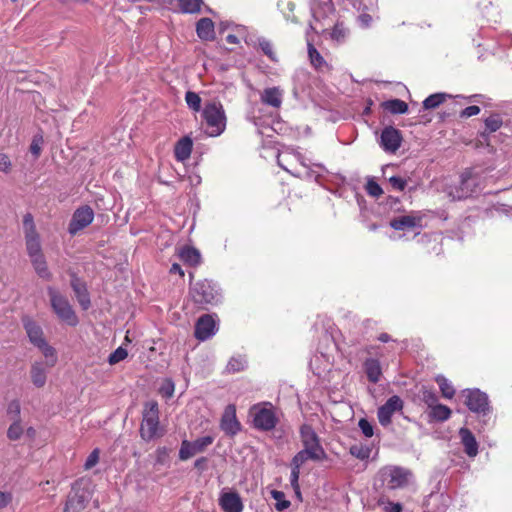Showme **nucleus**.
I'll use <instances>...</instances> for the list:
<instances>
[{"instance_id":"37","label":"nucleus","mask_w":512,"mask_h":512,"mask_svg":"<svg viewBox=\"0 0 512 512\" xmlns=\"http://www.w3.org/2000/svg\"><path fill=\"white\" fill-rule=\"evenodd\" d=\"M271 497L276 501L275 508L278 512L288 509L291 505L289 500L285 499V494L279 490H272Z\"/></svg>"},{"instance_id":"26","label":"nucleus","mask_w":512,"mask_h":512,"mask_svg":"<svg viewBox=\"0 0 512 512\" xmlns=\"http://www.w3.org/2000/svg\"><path fill=\"white\" fill-rule=\"evenodd\" d=\"M32 266L37 275L43 279L49 280L52 277L51 272L48 269L47 262L44 254L30 258Z\"/></svg>"},{"instance_id":"18","label":"nucleus","mask_w":512,"mask_h":512,"mask_svg":"<svg viewBox=\"0 0 512 512\" xmlns=\"http://www.w3.org/2000/svg\"><path fill=\"white\" fill-rule=\"evenodd\" d=\"M422 216L419 213H411L408 215H403L400 217H396L391 220L390 226L394 230H408L414 229L417 227H421Z\"/></svg>"},{"instance_id":"24","label":"nucleus","mask_w":512,"mask_h":512,"mask_svg":"<svg viewBox=\"0 0 512 512\" xmlns=\"http://www.w3.org/2000/svg\"><path fill=\"white\" fill-rule=\"evenodd\" d=\"M196 32L202 40L214 39V23L210 18H201L196 25Z\"/></svg>"},{"instance_id":"12","label":"nucleus","mask_w":512,"mask_h":512,"mask_svg":"<svg viewBox=\"0 0 512 512\" xmlns=\"http://www.w3.org/2000/svg\"><path fill=\"white\" fill-rule=\"evenodd\" d=\"M403 409V400L394 395L390 397L385 404L379 407L377 416L379 423L382 426H388L391 423L392 416L395 412L401 411Z\"/></svg>"},{"instance_id":"49","label":"nucleus","mask_w":512,"mask_h":512,"mask_svg":"<svg viewBox=\"0 0 512 512\" xmlns=\"http://www.w3.org/2000/svg\"><path fill=\"white\" fill-rule=\"evenodd\" d=\"M258 44L265 55H267L273 61L276 60V55L273 51V45L269 40L265 38H260L258 40Z\"/></svg>"},{"instance_id":"29","label":"nucleus","mask_w":512,"mask_h":512,"mask_svg":"<svg viewBox=\"0 0 512 512\" xmlns=\"http://www.w3.org/2000/svg\"><path fill=\"white\" fill-rule=\"evenodd\" d=\"M334 11L335 9L330 2L318 3L312 7L313 18L316 22L328 18Z\"/></svg>"},{"instance_id":"28","label":"nucleus","mask_w":512,"mask_h":512,"mask_svg":"<svg viewBox=\"0 0 512 512\" xmlns=\"http://www.w3.org/2000/svg\"><path fill=\"white\" fill-rule=\"evenodd\" d=\"M179 257L190 266H196L201 261L200 252L196 248L189 246L181 248L179 251Z\"/></svg>"},{"instance_id":"43","label":"nucleus","mask_w":512,"mask_h":512,"mask_svg":"<svg viewBox=\"0 0 512 512\" xmlns=\"http://www.w3.org/2000/svg\"><path fill=\"white\" fill-rule=\"evenodd\" d=\"M185 101L188 105V107L195 111V112H198L200 111L201 109V98L200 96L193 92V91H188L186 92L185 94Z\"/></svg>"},{"instance_id":"3","label":"nucleus","mask_w":512,"mask_h":512,"mask_svg":"<svg viewBox=\"0 0 512 512\" xmlns=\"http://www.w3.org/2000/svg\"><path fill=\"white\" fill-rule=\"evenodd\" d=\"M22 323L30 342L41 350L49 366H54L57 362L56 351L46 342L42 328L28 316L22 318Z\"/></svg>"},{"instance_id":"27","label":"nucleus","mask_w":512,"mask_h":512,"mask_svg":"<svg viewBox=\"0 0 512 512\" xmlns=\"http://www.w3.org/2000/svg\"><path fill=\"white\" fill-rule=\"evenodd\" d=\"M471 193L472 190L468 188V178L462 176L460 185L451 188L450 191H448V196L452 200H462L469 197Z\"/></svg>"},{"instance_id":"30","label":"nucleus","mask_w":512,"mask_h":512,"mask_svg":"<svg viewBox=\"0 0 512 512\" xmlns=\"http://www.w3.org/2000/svg\"><path fill=\"white\" fill-rule=\"evenodd\" d=\"M382 107L392 114H404L408 111L406 102L400 99H391L382 103Z\"/></svg>"},{"instance_id":"7","label":"nucleus","mask_w":512,"mask_h":512,"mask_svg":"<svg viewBox=\"0 0 512 512\" xmlns=\"http://www.w3.org/2000/svg\"><path fill=\"white\" fill-rule=\"evenodd\" d=\"M381 477L388 489L395 490L407 486L412 473L410 470L402 467L390 466L382 469Z\"/></svg>"},{"instance_id":"15","label":"nucleus","mask_w":512,"mask_h":512,"mask_svg":"<svg viewBox=\"0 0 512 512\" xmlns=\"http://www.w3.org/2000/svg\"><path fill=\"white\" fill-rule=\"evenodd\" d=\"M220 427L222 431L230 436H234L240 431L241 424L236 418L235 405L230 404L225 408L221 418Z\"/></svg>"},{"instance_id":"46","label":"nucleus","mask_w":512,"mask_h":512,"mask_svg":"<svg viewBox=\"0 0 512 512\" xmlns=\"http://www.w3.org/2000/svg\"><path fill=\"white\" fill-rule=\"evenodd\" d=\"M213 441H214V437L207 435V436H203V437H200V438L192 441L191 444L194 446L196 451H198V453H201V452L205 451V449L209 445H211L213 443Z\"/></svg>"},{"instance_id":"62","label":"nucleus","mask_w":512,"mask_h":512,"mask_svg":"<svg viewBox=\"0 0 512 512\" xmlns=\"http://www.w3.org/2000/svg\"><path fill=\"white\" fill-rule=\"evenodd\" d=\"M386 512H402V505L400 503H389Z\"/></svg>"},{"instance_id":"54","label":"nucleus","mask_w":512,"mask_h":512,"mask_svg":"<svg viewBox=\"0 0 512 512\" xmlns=\"http://www.w3.org/2000/svg\"><path fill=\"white\" fill-rule=\"evenodd\" d=\"M389 183L391 186L399 191H403L407 185V181L398 176H392L389 178Z\"/></svg>"},{"instance_id":"13","label":"nucleus","mask_w":512,"mask_h":512,"mask_svg":"<svg viewBox=\"0 0 512 512\" xmlns=\"http://www.w3.org/2000/svg\"><path fill=\"white\" fill-rule=\"evenodd\" d=\"M402 135L401 132L393 126L385 127L380 136V146L384 151L395 153L401 146Z\"/></svg>"},{"instance_id":"47","label":"nucleus","mask_w":512,"mask_h":512,"mask_svg":"<svg viewBox=\"0 0 512 512\" xmlns=\"http://www.w3.org/2000/svg\"><path fill=\"white\" fill-rule=\"evenodd\" d=\"M485 126L489 132H495L502 126V119L499 115H491L485 119Z\"/></svg>"},{"instance_id":"6","label":"nucleus","mask_w":512,"mask_h":512,"mask_svg":"<svg viewBox=\"0 0 512 512\" xmlns=\"http://www.w3.org/2000/svg\"><path fill=\"white\" fill-rule=\"evenodd\" d=\"M23 230L27 254L30 258L43 254L40 236L36 230L32 214L27 213L23 217Z\"/></svg>"},{"instance_id":"21","label":"nucleus","mask_w":512,"mask_h":512,"mask_svg":"<svg viewBox=\"0 0 512 512\" xmlns=\"http://www.w3.org/2000/svg\"><path fill=\"white\" fill-rule=\"evenodd\" d=\"M461 442L464 446V451L469 457H475L478 454V443L468 428H461L459 430Z\"/></svg>"},{"instance_id":"42","label":"nucleus","mask_w":512,"mask_h":512,"mask_svg":"<svg viewBox=\"0 0 512 512\" xmlns=\"http://www.w3.org/2000/svg\"><path fill=\"white\" fill-rule=\"evenodd\" d=\"M349 30L344 26L343 22H337L331 32V38L337 42L344 41L348 36Z\"/></svg>"},{"instance_id":"61","label":"nucleus","mask_w":512,"mask_h":512,"mask_svg":"<svg viewBox=\"0 0 512 512\" xmlns=\"http://www.w3.org/2000/svg\"><path fill=\"white\" fill-rule=\"evenodd\" d=\"M194 467L200 471H203L207 467V458L201 457L194 462Z\"/></svg>"},{"instance_id":"34","label":"nucleus","mask_w":512,"mask_h":512,"mask_svg":"<svg viewBox=\"0 0 512 512\" xmlns=\"http://www.w3.org/2000/svg\"><path fill=\"white\" fill-rule=\"evenodd\" d=\"M202 0H179V6L183 13H198L202 5Z\"/></svg>"},{"instance_id":"52","label":"nucleus","mask_w":512,"mask_h":512,"mask_svg":"<svg viewBox=\"0 0 512 512\" xmlns=\"http://www.w3.org/2000/svg\"><path fill=\"white\" fill-rule=\"evenodd\" d=\"M160 394L165 398H171L174 394V383L166 380L159 389Z\"/></svg>"},{"instance_id":"8","label":"nucleus","mask_w":512,"mask_h":512,"mask_svg":"<svg viewBox=\"0 0 512 512\" xmlns=\"http://www.w3.org/2000/svg\"><path fill=\"white\" fill-rule=\"evenodd\" d=\"M301 441L305 450L312 454V460L319 461L326 458V453L319 443V438L310 425H302L300 428Z\"/></svg>"},{"instance_id":"60","label":"nucleus","mask_w":512,"mask_h":512,"mask_svg":"<svg viewBox=\"0 0 512 512\" xmlns=\"http://www.w3.org/2000/svg\"><path fill=\"white\" fill-rule=\"evenodd\" d=\"M358 21L363 28H368L372 23V17L367 13H362L358 16Z\"/></svg>"},{"instance_id":"59","label":"nucleus","mask_w":512,"mask_h":512,"mask_svg":"<svg viewBox=\"0 0 512 512\" xmlns=\"http://www.w3.org/2000/svg\"><path fill=\"white\" fill-rule=\"evenodd\" d=\"M12 501V494L9 492H0V509L7 507Z\"/></svg>"},{"instance_id":"32","label":"nucleus","mask_w":512,"mask_h":512,"mask_svg":"<svg viewBox=\"0 0 512 512\" xmlns=\"http://www.w3.org/2000/svg\"><path fill=\"white\" fill-rule=\"evenodd\" d=\"M308 55L311 64L318 70L323 69V67L327 66L326 61L318 52V50L313 46V44L308 43Z\"/></svg>"},{"instance_id":"16","label":"nucleus","mask_w":512,"mask_h":512,"mask_svg":"<svg viewBox=\"0 0 512 512\" xmlns=\"http://www.w3.org/2000/svg\"><path fill=\"white\" fill-rule=\"evenodd\" d=\"M216 333V322L211 315L201 316L195 324V337L200 341L211 338Z\"/></svg>"},{"instance_id":"23","label":"nucleus","mask_w":512,"mask_h":512,"mask_svg":"<svg viewBox=\"0 0 512 512\" xmlns=\"http://www.w3.org/2000/svg\"><path fill=\"white\" fill-rule=\"evenodd\" d=\"M193 143L192 140L189 137H183L180 139L174 149V155L175 158L178 161H185L187 160L192 152Z\"/></svg>"},{"instance_id":"11","label":"nucleus","mask_w":512,"mask_h":512,"mask_svg":"<svg viewBox=\"0 0 512 512\" xmlns=\"http://www.w3.org/2000/svg\"><path fill=\"white\" fill-rule=\"evenodd\" d=\"M94 219V212L91 207L83 206L78 208L70 220L68 231L71 235L77 234L80 230L84 229L92 223Z\"/></svg>"},{"instance_id":"4","label":"nucleus","mask_w":512,"mask_h":512,"mask_svg":"<svg viewBox=\"0 0 512 512\" xmlns=\"http://www.w3.org/2000/svg\"><path fill=\"white\" fill-rule=\"evenodd\" d=\"M202 116L209 128V136L216 137L224 132L226 128V116L220 102L212 101L207 103L202 111Z\"/></svg>"},{"instance_id":"5","label":"nucleus","mask_w":512,"mask_h":512,"mask_svg":"<svg viewBox=\"0 0 512 512\" xmlns=\"http://www.w3.org/2000/svg\"><path fill=\"white\" fill-rule=\"evenodd\" d=\"M47 293L50 298L51 307L58 318L71 326L77 325V315L68 299L51 286L47 288Z\"/></svg>"},{"instance_id":"56","label":"nucleus","mask_w":512,"mask_h":512,"mask_svg":"<svg viewBox=\"0 0 512 512\" xmlns=\"http://www.w3.org/2000/svg\"><path fill=\"white\" fill-rule=\"evenodd\" d=\"M43 143L42 137H34L30 145V152L37 158L41 152V145Z\"/></svg>"},{"instance_id":"33","label":"nucleus","mask_w":512,"mask_h":512,"mask_svg":"<svg viewBox=\"0 0 512 512\" xmlns=\"http://www.w3.org/2000/svg\"><path fill=\"white\" fill-rule=\"evenodd\" d=\"M446 97L445 93L432 94L423 101V107L426 110L435 109L445 101Z\"/></svg>"},{"instance_id":"51","label":"nucleus","mask_w":512,"mask_h":512,"mask_svg":"<svg viewBox=\"0 0 512 512\" xmlns=\"http://www.w3.org/2000/svg\"><path fill=\"white\" fill-rule=\"evenodd\" d=\"M100 450L95 448L87 457L84 463V469L90 470L99 462Z\"/></svg>"},{"instance_id":"36","label":"nucleus","mask_w":512,"mask_h":512,"mask_svg":"<svg viewBox=\"0 0 512 512\" xmlns=\"http://www.w3.org/2000/svg\"><path fill=\"white\" fill-rule=\"evenodd\" d=\"M435 380H436L437 384L439 385V388L441 390L443 397L451 399L455 394V390H454L452 384L448 381V379H446L442 375H439L436 377Z\"/></svg>"},{"instance_id":"25","label":"nucleus","mask_w":512,"mask_h":512,"mask_svg":"<svg viewBox=\"0 0 512 512\" xmlns=\"http://www.w3.org/2000/svg\"><path fill=\"white\" fill-rule=\"evenodd\" d=\"M261 100L267 105L278 108L282 103V92L277 87L267 88L264 90Z\"/></svg>"},{"instance_id":"48","label":"nucleus","mask_w":512,"mask_h":512,"mask_svg":"<svg viewBox=\"0 0 512 512\" xmlns=\"http://www.w3.org/2000/svg\"><path fill=\"white\" fill-rule=\"evenodd\" d=\"M127 355V350L120 346L109 355L108 362L110 365H115L120 361L124 360L127 357Z\"/></svg>"},{"instance_id":"44","label":"nucleus","mask_w":512,"mask_h":512,"mask_svg":"<svg viewBox=\"0 0 512 512\" xmlns=\"http://www.w3.org/2000/svg\"><path fill=\"white\" fill-rule=\"evenodd\" d=\"M421 399L430 409L438 404V397L431 389L423 388L421 391Z\"/></svg>"},{"instance_id":"45","label":"nucleus","mask_w":512,"mask_h":512,"mask_svg":"<svg viewBox=\"0 0 512 512\" xmlns=\"http://www.w3.org/2000/svg\"><path fill=\"white\" fill-rule=\"evenodd\" d=\"M312 460V454L308 450L302 449L292 459L291 466L295 468H301V466L307 461Z\"/></svg>"},{"instance_id":"20","label":"nucleus","mask_w":512,"mask_h":512,"mask_svg":"<svg viewBox=\"0 0 512 512\" xmlns=\"http://www.w3.org/2000/svg\"><path fill=\"white\" fill-rule=\"evenodd\" d=\"M86 504L85 494L74 490L68 495L63 512H81L85 509Z\"/></svg>"},{"instance_id":"14","label":"nucleus","mask_w":512,"mask_h":512,"mask_svg":"<svg viewBox=\"0 0 512 512\" xmlns=\"http://www.w3.org/2000/svg\"><path fill=\"white\" fill-rule=\"evenodd\" d=\"M70 286L75 297L83 310H87L91 306L90 295L86 283L75 273L71 274Z\"/></svg>"},{"instance_id":"50","label":"nucleus","mask_w":512,"mask_h":512,"mask_svg":"<svg viewBox=\"0 0 512 512\" xmlns=\"http://www.w3.org/2000/svg\"><path fill=\"white\" fill-rule=\"evenodd\" d=\"M366 191L370 196H373L376 198L380 197L383 194V190H382L381 186L372 179L368 180V182L366 184Z\"/></svg>"},{"instance_id":"40","label":"nucleus","mask_w":512,"mask_h":512,"mask_svg":"<svg viewBox=\"0 0 512 512\" xmlns=\"http://www.w3.org/2000/svg\"><path fill=\"white\" fill-rule=\"evenodd\" d=\"M24 433V428L20 421H12L11 425L7 430V437L11 441H16L21 438Z\"/></svg>"},{"instance_id":"2","label":"nucleus","mask_w":512,"mask_h":512,"mask_svg":"<svg viewBox=\"0 0 512 512\" xmlns=\"http://www.w3.org/2000/svg\"><path fill=\"white\" fill-rule=\"evenodd\" d=\"M189 294L193 302L201 307L216 305L221 301L218 285L207 279L191 284Z\"/></svg>"},{"instance_id":"17","label":"nucleus","mask_w":512,"mask_h":512,"mask_svg":"<svg viewBox=\"0 0 512 512\" xmlns=\"http://www.w3.org/2000/svg\"><path fill=\"white\" fill-rule=\"evenodd\" d=\"M219 505L224 512H242L243 510L241 497L235 491L221 493Z\"/></svg>"},{"instance_id":"57","label":"nucleus","mask_w":512,"mask_h":512,"mask_svg":"<svg viewBox=\"0 0 512 512\" xmlns=\"http://www.w3.org/2000/svg\"><path fill=\"white\" fill-rule=\"evenodd\" d=\"M480 113V107L476 105L468 106L465 109H463L460 113V116L462 118H469L475 115H478Z\"/></svg>"},{"instance_id":"10","label":"nucleus","mask_w":512,"mask_h":512,"mask_svg":"<svg viewBox=\"0 0 512 512\" xmlns=\"http://www.w3.org/2000/svg\"><path fill=\"white\" fill-rule=\"evenodd\" d=\"M465 404L470 411L485 415L490 410L489 400L486 393L479 389H467L463 391Z\"/></svg>"},{"instance_id":"35","label":"nucleus","mask_w":512,"mask_h":512,"mask_svg":"<svg viewBox=\"0 0 512 512\" xmlns=\"http://www.w3.org/2000/svg\"><path fill=\"white\" fill-rule=\"evenodd\" d=\"M350 454L359 460H367L371 454V448L364 444H354L350 447Z\"/></svg>"},{"instance_id":"41","label":"nucleus","mask_w":512,"mask_h":512,"mask_svg":"<svg viewBox=\"0 0 512 512\" xmlns=\"http://www.w3.org/2000/svg\"><path fill=\"white\" fill-rule=\"evenodd\" d=\"M192 442L188 440H183L181 443V447L179 450V458L180 460H187L191 458L192 456L198 454V451L194 448V446L191 444Z\"/></svg>"},{"instance_id":"38","label":"nucleus","mask_w":512,"mask_h":512,"mask_svg":"<svg viewBox=\"0 0 512 512\" xmlns=\"http://www.w3.org/2000/svg\"><path fill=\"white\" fill-rule=\"evenodd\" d=\"M246 367H247V361H246L245 357L236 356V357H232L229 360V362L226 366V369L228 372L236 373V372L243 371Z\"/></svg>"},{"instance_id":"9","label":"nucleus","mask_w":512,"mask_h":512,"mask_svg":"<svg viewBox=\"0 0 512 512\" xmlns=\"http://www.w3.org/2000/svg\"><path fill=\"white\" fill-rule=\"evenodd\" d=\"M250 415L253 417L255 428L259 430L269 431L276 426L277 418L272 408L255 405L251 408Z\"/></svg>"},{"instance_id":"63","label":"nucleus","mask_w":512,"mask_h":512,"mask_svg":"<svg viewBox=\"0 0 512 512\" xmlns=\"http://www.w3.org/2000/svg\"><path fill=\"white\" fill-rule=\"evenodd\" d=\"M170 273H178L181 277L184 276V271L182 270L181 266L177 263L172 264L170 268Z\"/></svg>"},{"instance_id":"58","label":"nucleus","mask_w":512,"mask_h":512,"mask_svg":"<svg viewBox=\"0 0 512 512\" xmlns=\"http://www.w3.org/2000/svg\"><path fill=\"white\" fill-rule=\"evenodd\" d=\"M299 476H300V469L292 467L291 475H290V483H291L293 490H298Z\"/></svg>"},{"instance_id":"22","label":"nucleus","mask_w":512,"mask_h":512,"mask_svg":"<svg viewBox=\"0 0 512 512\" xmlns=\"http://www.w3.org/2000/svg\"><path fill=\"white\" fill-rule=\"evenodd\" d=\"M365 373L371 383H377L382 375L380 362L374 358H368L363 364Z\"/></svg>"},{"instance_id":"39","label":"nucleus","mask_w":512,"mask_h":512,"mask_svg":"<svg viewBox=\"0 0 512 512\" xmlns=\"http://www.w3.org/2000/svg\"><path fill=\"white\" fill-rule=\"evenodd\" d=\"M7 416L11 421H20L21 420V405L20 401L17 399H14L10 401L7 405L6 410Z\"/></svg>"},{"instance_id":"64","label":"nucleus","mask_w":512,"mask_h":512,"mask_svg":"<svg viewBox=\"0 0 512 512\" xmlns=\"http://www.w3.org/2000/svg\"><path fill=\"white\" fill-rule=\"evenodd\" d=\"M378 340L381 341V342H389L392 340L391 336L387 333H381L379 336H378Z\"/></svg>"},{"instance_id":"31","label":"nucleus","mask_w":512,"mask_h":512,"mask_svg":"<svg viewBox=\"0 0 512 512\" xmlns=\"http://www.w3.org/2000/svg\"><path fill=\"white\" fill-rule=\"evenodd\" d=\"M451 410L443 404H437L430 409L429 417L435 421L443 422L450 418Z\"/></svg>"},{"instance_id":"55","label":"nucleus","mask_w":512,"mask_h":512,"mask_svg":"<svg viewBox=\"0 0 512 512\" xmlns=\"http://www.w3.org/2000/svg\"><path fill=\"white\" fill-rule=\"evenodd\" d=\"M12 169V163L8 157V155L4 153H0V171L4 173H9Z\"/></svg>"},{"instance_id":"19","label":"nucleus","mask_w":512,"mask_h":512,"mask_svg":"<svg viewBox=\"0 0 512 512\" xmlns=\"http://www.w3.org/2000/svg\"><path fill=\"white\" fill-rule=\"evenodd\" d=\"M49 366L48 361L46 363L42 361H35L32 363L30 368V378L33 385L37 388H42L47 382V373Z\"/></svg>"},{"instance_id":"1","label":"nucleus","mask_w":512,"mask_h":512,"mask_svg":"<svg viewBox=\"0 0 512 512\" xmlns=\"http://www.w3.org/2000/svg\"><path fill=\"white\" fill-rule=\"evenodd\" d=\"M139 432L140 437L146 442L163 436V429L159 421V407L156 401L152 400L144 404Z\"/></svg>"},{"instance_id":"53","label":"nucleus","mask_w":512,"mask_h":512,"mask_svg":"<svg viewBox=\"0 0 512 512\" xmlns=\"http://www.w3.org/2000/svg\"><path fill=\"white\" fill-rule=\"evenodd\" d=\"M359 428L361 429L362 433L366 436V437H372L373 436V426L371 425V423L365 419V418H361L359 420Z\"/></svg>"}]
</instances>
